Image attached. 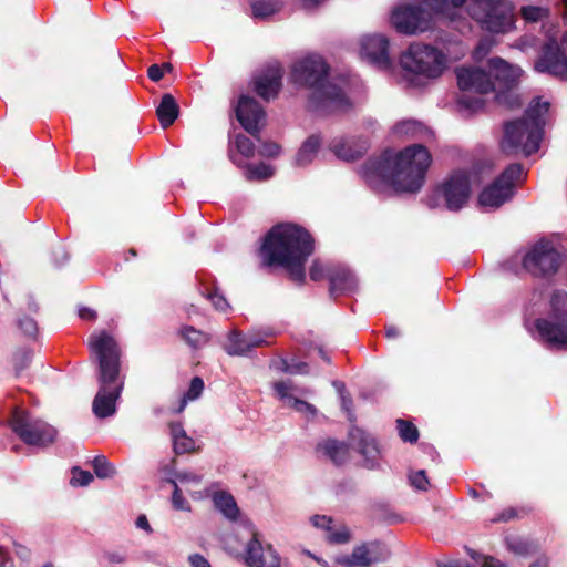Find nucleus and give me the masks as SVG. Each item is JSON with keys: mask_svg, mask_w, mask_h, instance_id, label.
I'll list each match as a JSON object with an SVG mask.
<instances>
[{"mask_svg": "<svg viewBox=\"0 0 567 567\" xmlns=\"http://www.w3.org/2000/svg\"><path fill=\"white\" fill-rule=\"evenodd\" d=\"M14 553L21 560H29L31 557V550L17 542H13Z\"/></svg>", "mask_w": 567, "mask_h": 567, "instance_id": "338daca9", "label": "nucleus"}, {"mask_svg": "<svg viewBox=\"0 0 567 567\" xmlns=\"http://www.w3.org/2000/svg\"><path fill=\"white\" fill-rule=\"evenodd\" d=\"M362 54L382 70L391 68V59L389 56V40L382 34L367 35L361 42Z\"/></svg>", "mask_w": 567, "mask_h": 567, "instance_id": "a211bd4d", "label": "nucleus"}, {"mask_svg": "<svg viewBox=\"0 0 567 567\" xmlns=\"http://www.w3.org/2000/svg\"><path fill=\"white\" fill-rule=\"evenodd\" d=\"M147 76L150 78V80H152L153 82H158L163 79L164 74H163V68L159 65V64H152L151 66H148L147 69Z\"/></svg>", "mask_w": 567, "mask_h": 567, "instance_id": "0e129e2a", "label": "nucleus"}, {"mask_svg": "<svg viewBox=\"0 0 567 567\" xmlns=\"http://www.w3.org/2000/svg\"><path fill=\"white\" fill-rule=\"evenodd\" d=\"M330 65L319 54H309L296 61L290 78L296 85L312 90L309 96V110L320 116L347 112L352 102L336 83L328 81Z\"/></svg>", "mask_w": 567, "mask_h": 567, "instance_id": "7ed1b4c3", "label": "nucleus"}, {"mask_svg": "<svg viewBox=\"0 0 567 567\" xmlns=\"http://www.w3.org/2000/svg\"><path fill=\"white\" fill-rule=\"evenodd\" d=\"M496 101L501 105H505L506 107L514 110L522 106V101L519 95L514 92V89H503L496 91Z\"/></svg>", "mask_w": 567, "mask_h": 567, "instance_id": "58836bf2", "label": "nucleus"}, {"mask_svg": "<svg viewBox=\"0 0 567 567\" xmlns=\"http://www.w3.org/2000/svg\"><path fill=\"white\" fill-rule=\"evenodd\" d=\"M169 430L173 441L182 437V435H186V432L181 422H171Z\"/></svg>", "mask_w": 567, "mask_h": 567, "instance_id": "774afa93", "label": "nucleus"}, {"mask_svg": "<svg viewBox=\"0 0 567 567\" xmlns=\"http://www.w3.org/2000/svg\"><path fill=\"white\" fill-rule=\"evenodd\" d=\"M400 64L403 70L416 76L436 79L446 68V56L432 45L413 43L401 55Z\"/></svg>", "mask_w": 567, "mask_h": 567, "instance_id": "0eeeda50", "label": "nucleus"}, {"mask_svg": "<svg viewBox=\"0 0 567 567\" xmlns=\"http://www.w3.org/2000/svg\"><path fill=\"white\" fill-rule=\"evenodd\" d=\"M311 522H312L313 526H316L318 528H322L327 532L331 530V526L333 523L331 517H328L324 515H315V516H312Z\"/></svg>", "mask_w": 567, "mask_h": 567, "instance_id": "052dcab7", "label": "nucleus"}, {"mask_svg": "<svg viewBox=\"0 0 567 567\" xmlns=\"http://www.w3.org/2000/svg\"><path fill=\"white\" fill-rule=\"evenodd\" d=\"M539 128L527 126L525 120H514L504 124V135L501 142L502 152L508 156L523 154L528 157L540 147Z\"/></svg>", "mask_w": 567, "mask_h": 567, "instance_id": "9b49d317", "label": "nucleus"}, {"mask_svg": "<svg viewBox=\"0 0 567 567\" xmlns=\"http://www.w3.org/2000/svg\"><path fill=\"white\" fill-rule=\"evenodd\" d=\"M18 327L27 337L35 338L38 334V323L33 318L27 316L19 318Z\"/></svg>", "mask_w": 567, "mask_h": 567, "instance_id": "8fccbe9b", "label": "nucleus"}, {"mask_svg": "<svg viewBox=\"0 0 567 567\" xmlns=\"http://www.w3.org/2000/svg\"><path fill=\"white\" fill-rule=\"evenodd\" d=\"M532 512L530 507L527 506H520V507H514L509 506L504 509H502L499 513L495 514L489 522L492 524H499V523H508L512 520H518L523 519L526 516H528Z\"/></svg>", "mask_w": 567, "mask_h": 567, "instance_id": "473e14b6", "label": "nucleus"}, {"mask_svg": "<svg viewBox=\"0 0 567 567\" xmlns=\"http://www.w3.org/2000/svg\"><path fill=\"white\" fill-rule=\"evenodd\" d=\"M203 296L213 303L217 311L226 312L230 308L227 299L217 288L207 289Z\"/></svg>", "mask_w": 567, "mask_h": 567, "instance_id": "a19ab883", "label": "nucleus"}, {"mask_svg": "<svg viewBox=\"0 0 567 567\" xmlns=\"http://www.w3.org/2000/svg\"><path fill=\"white\" fill-rule=\"evenodd\" d=\"M268 344V342L256 336L244 334L238 330H231L227 337V343L224 350L229 355L243 357L248 354L252 349Z\"/></svg>", "mask_w": 567, "mask_h": 567, "instance_id": "4be33fe9", "label": "nucleus"}, {"mask_svg": "<svg viewBox=\"0 0 567 567\" xmlns=\"http://www.w3.org/2000/svg\"><path fill=\"white\" fill-rule=\"evenodd\" d=\"M563 262L561 254L549 240H539L523 258V267L534 277L554 276Z\"/></svg>", "mask_w": 567, "mask_h": 567, "instance_id": "f8f14e48", "label": "nucleus"}, {"mask_svg": "<svg viewBox=\"0 0 567 567\" xmlns=\"http://www.w3.org/2000/svg\"><path fill=\"white\" fill-rule=\"evenodd\" d=\"M72 478L70 484L73 486H87L93 481V475L89 471H84L79 466L71 470Z\"/></svg>", "mask_w": 567, "mask_h": 567, "instance_id": "09e8293b", "label": "nucleus"}, {"mask_svg": "<svg viewBox=\"0 0 567 567\" xmlns=\"http://www.w3.org/2000/svg\"><path fill=\"white\" fill-rule=\"evenodd\" d=\"M204 386L205 385H204L203 379L200 377H194L190 380L188 390L181 399V403H179V406L176 410V412L181 413L185 409L188 401H194V400L198 399L200 396V394L203 393Z\"/></svg>", "mask_w": 567, "mask_h": 567, "instance_id": "c9c22d12", "label": "nucleus"}, {"mask_svg": "<svg viewBox=\"0 0 567 567\" xmlns=\"http://www.w3.org/2000/svg\"><path fill=\"white\" fill-rule=\"evenodd\" d=\"M369 148V142L365 138H350L333 142L332 152L340 159L353 162L362 157Z\"/></svg>", "mask_w": 567, "mask_h": 567, "instance_id": "b1692460", "label": "nucleus"}, {"mask_svg": "<svg viewBox=\"0 0 567 567\" xmlns=\"http://www.w3.org/2000/svg\"><path fill=\"white\" fill-rule=\"evenodd\" d=\"M543 9L538 7H524L522 9V16L525 20L536 22L542 18Z\"/></svg>", "mask_w": 567, "mask_h": 567, "instance_id": "4d7b16f0", "label": "nucleus"}, {"mask_svg": "<svg viewBox=\"0 0 567 567\" xmlns=\"http://www.w3.org/2000/svg\"><path fill=\"white\" fill-rule=\"evenodd\" d=\"M534 326L548 348L567 350V292L555 290L550 298V318H537Z\"/></svg>", "mask_w": 567, "mask_h": 567, "instance_id": "423d86ee", "label": "nucleus"}, {"mask_svg": "<svg viewBox=\"0 0 567 567\" xmlns=\"http://www.w3.org/2000/svg\"><path fill=\"white\" fill-rule=\"evenodd\" d=\"M215 507L223 513L225 517L230 520H236L239 516V508L236 504L235 498L227 492H217L214 497Z\"/></svg>", "mask_w": 567, "mask_h": 567, "instance_id": "2f4dec72", "label": "nucleus"}, {"mask_svg": "<svg viewBox=\"0 0 567 567\" xmlns=\"http://www.w3.org/2000/svg\"><path fill=\"white\" fill-rule=\"evenodd\" d=\"M235 146H236V150L238 151V153H240L246 158H250L255 154L254 142L244 134L236 135Z\"/></svg>", "mask_w": 567, "mask_h": 567, "instance_id": "79ce46f5", "label": "nucleus"}, {"mask_svg": "<svg viewBox=\"0 0 567 567\" xmlns=\"http://www.w3.org/2000/svg\"><path fill=\"white\" fill-rule=\"evenodd\" d=\"M265 551L267 553V547L262 546V543L259 538V534L257 532L252 533L251 538L247 542L245 551H244V560L247 567H265L266 560L264 557Z\"/></svg>", "mask_w": 567, "mask_h": 567, "instance_id": "cd10ccee", "label": "nucleus"}, {"mask_svg": "<svg viewBox=\"0 0 567 567\" xmlns=\"http://www.w3.org/2000/svg\"><path fill=\"white\" fill-rule=\"evenodd\" d=\"M535 70L567 81V53L555 39H549L542 47Z\"/></svg>", "mask_w": 567, "mask_h": 567, "instance_id": "f3484780", "label": "nucleus"}, {"mask_svg": "<svg viewBox=\"0 0 567 567\" xmlns=\"http://www.w3.org/2000/svg\"><path fill=\"white\" fill-rule=\"evenodd\" d=\"M488 68L494 76L495 90L515 89L520 76V69L509 64L502 58L495 56L488 60Z\"/></svg>", "mask_w": 567, "mask_h": 567, "instance_id": "412c9836", "label": "nucleus"}, {"mask_svg": "<svg viewBox=\"0 0 567 567\" xmlns=\"http://www.w3.org/2000/svg\"><path fill=\"white\" fill-rule=\"evenodd\" d=\"M92 467L99 478H111L116 473L114 465L104 455H96L92 460Z\"/></svg>", "mask_w": 567, "mask_h": 567, "instance_id": "e433bc0d", "label": "nucleus"}, {"mask_svg": "<svg viewBox=\"0 0 567 567\" xmlns=\"http://www.w3.org/2000/svg\"><path fill=\"white\" fill-rule=\"evenodd\" d=\"M289 402L291 406L299 412H308L310 414H316V408L303 400L292 398Z\"/></svg>", "mask_w": 567, "mask_h": 567, "instance_id": "bf43d9fd", "label": "nucleus"}, {"mask_svg": "<svg viewBox=\"0 0 567 567\" xmlns=\"http://www.w3.org/2000/svg\"><path fill=\"white\" fill-rule=\"evenodd\" d=\"M550 104L547 101H542V97L536 96L532 100L528 107L525 110V114L519 120H525L527 126L539 128V136H544L545 118L544 115L549 111Z\"/></svg>", "mask_w": 567, "mask_h": 567, "instance_id": "393cba45", "label": "nucleus"}, {"mask_svg": "<svg viewBox=\"0 0 567 567\" xmlns=\"http://www.w3.org/2000/svg\"><path fill=\"white\" fill-rule=\"evenodd\" d=\"M173 450L176 455H182L185 453H192L196 451L195 441L189 437L187 434L182 435V437L174 440Z\"/></svg>", "mask_w": 567, "mask_h": 567, "instance_id": "a18cd8bd", "label": "nucleus"}, {"mask_svg": "<svg viewBox=\"0 0 567 567\" xmlns=\"http://www.w3.org/2000/svg\"><path fill=\"white\" fill-rule=\"evenodd\" d=\"M457 85L463 92L458 97V104L470 111L476 112L484 107V100L480 96L471 97L467 93L480 95L495 90L491 74L480 68H457L455 70Z\"/></svg>", "mask_w": 567, "mask_h": 567, "instance_id": "9d476101", "label": "nucleus"}, {"mask_svg": "<svg viewBox=\"0 0 567 567\" xmlns=\"http://www.w3.org/2000/svg\"><path fill=\"white\" fill-rule=\"evenodd\" d=\"M395 423L399 436L403 442L410 444L417 442L420 433L417 427L411 421L398 419Z\"/></svg>", "mask_w": 567, "mask_h": 567, "instance_id": "f704fd0d", "label": "nucleus"}, {"mask_svg": "<svg viewBox=\"0 0 567 567\" xmlns=\"http://www.w3.org/2000/svg\"><path fill=\"white\" fill-rule=\"evenodd\" d=\"M32 353L30 350L22 349L14 354V369L17 373L24 370L31 362Z\"/></svg>", "mask_w": 567, "mask_h": 567, "instance_id": "3c124183", "label": "nucleus"}, {"mask_svg": "<svg viewBox=\"0 0 567 567\" xmlns=\"http://www.w3.org/2000/svg\"><path fill=\"white\" fill-rule=\"evenodd\" d=\"M12 432L27 445L47 447L56 440V430L48 422L16 408L10 417Z\"/></svg>", "mask_w": 567, "mask_h": 567, "instance_id": "6e6552de", "label": "nucleus"}, {"mask_svg": "<svg viewBox=\"0 0 567 567\" xmlns=\"http://www.w3.org/2000/svg\"><path fill=\"white\" fill-rule=\"evenodd\" d=\"M309 372L308 363L303 361L291 362L290 368L286 369V373L290 374H307Z\"/></svg>", "mask_w": 567, "mask_h": 567, "instance_id": "680f3d73", "label": "nucleus"}, {"mask_svg": "<svg viewBox=\"0 0 567 567\" xmlns=\"http://www.w3.org/2000/svg\"><path fill=\"white\" fill-rule=\"evenodd\" d=\"M437 14L450 16L462 8L466 0H421ZM467 12L483 30L491 33H506L514 27L512 8L503 0H470Z\"/></svg>", "mask_w": 567, "mask_h": 567, "instance_id": "39448f33", "label": "nucleus"}, {"mask_svg": "<svg viewBox=\"0 0 567 567\" xmlns=\"http://www.w3.org/2000/svg\"><path fill=\"white\" fill-rule=\"evenodd\" d=\"M350 440L355 443L357 451L364 458V467L374 470L379 466L380 451L375 439L358 426H352L349 432Z\"/></svg>", "mask_w": 567, "mask_h": 567, "instance_id": "6ab92c4d", "label": "nucleus"}, {"mask_svg": "<svg viewBox=\"0 0 567 567\" xmlns=\"http://www.w3.org/2000/svg\"><path fill=\"white\" fill-rule=\"evenodd\" d=\"M495 44L496 42L492 37L482 38L473 51V59L477 62L482 61L487 56Z\"/></svg>", "mask_w": 567, "mask_h": 567, "instance_id": "37998d69", "label": "nucleus"}, {"mask_svg": "<svg viewBox=\"0 0 567 567\" xmlns=\"http://www.w3.org/2000/svg\"><path fill=\"white\" fill-rule=\"evenodd\" d=\"M390 22L401 34L412 35L432 28V14L419 4H402L392 10Z\"/></svg>", "mask_w": 567, "mask_h": 567, "instance_id": "ddd939ff", "label": "nucleus"}, {"mask_svg": "<svg viewBox=\"0 0 567 567\" xmlns=\"http://www.w3.org/2000/svg\"><path fill=\"white\" fill-rule=\"evenodd\" d=\"M281 8L279 0H256L251 3L252 16L266 19L277 13Z\"/></svg>", "mask_w": 567, "mask_h": 567, "instance_id": "72a5a7b5", "label": "nucleus"}, {"mask_svg": "<svg viewBox=\"0 0 567 567\" xmlns=\"http://www.w3.org/2000/svg\"><path fill=\"white\" fill-rule=\"evenodd\" d=\"M327 539L330 544H347L351 539V533L344 525L340 526L338 529H333L331 526V530H328Z\"/></svg>", "mask_w": 567, "mask_h": 567, "instance_id": "c03bdc74", "label": "nucleus"}, {"mask_svg": "<svg viewBox=\"0 0 567 567\" xmlns=\"http://www.w3.org/2000/svg\"><path fill=\"white\" fill-rule=\"evenodd\" d=\"M341 408L347 413V417L351 423L355 422V414L353 412V401L349 393H341Z\"/></svg>", "mask_w": 567, "mask_h": 567, "instance_id": "864d4df0", "label": "nucleus"}, {"mask_svg": "<svg viewBox=\"0 0 567 567\" xmlns=\"http://www.w3.org/2000/svg\"><path fill=\"white\" fill-rule=\"evenodd\" d=\"M505 543L507 548L516 555L525 556L529 554L530 545L522 538L508 537Z\"/></svg>", "mask_w": 567, "mask_h": 567, "instance_id": "de8ad7c7", "label": "nucleus"}, {"mask_svg": "<svg viewBox=\"0 0 567 567\" xmlns=\"http://www.w3.org/2000/svg\"><path fill=\"white\" fill-rule=\"evenodd\" d=\"M328 280L329 293L334 298L347 291H352L357 286L353 274L342 265H330Z\"/></svg>", "mask_w": 567, "mask_h": 567, "instance_id": "5701e85b", "label": "nucleus"}, {"mask_svg": "<svg viewBox=\"0 0 567 567\" xmlns=\"http://www.w3.org/2000/svg\"><path fill=\"white\" fill-rule=\"evenodd\" d=\"M165 481L169 483L173 487L172 494V505L176 511L190 512L192 507L188 501L183 496L181 488L178 487L175 478L166 477Z\"/></svg>", "mask_w": 567, "mask_h": 567, "instance_id": "ea45409f", "label": "nucleus"}, {"mask_svg": "<svg viewBox=\"0 0 567 567\" xmlns=\"http://www.w3.org/2000/svg\"><path fill=\"white\" fill-rule=\"evenodd\" d=\"M274 175V168L260 162L258 164H249L247 166L246 177L249 181H265Z\"/></svg>", "mask_w": 567, "mask_h": 567, "instance_id": "4c0bfd02", "label": "nucleus"}, {"mask_svg": "<svg viewBox=\"0 0 567 567\" xmlns=\"http://www.w3.org/2000/svg\"><path fill=\"white\" fill-rule=\"evenodd\" d=\"M524 176L523 165L509 164L489 185L478 194V205L485 208L497 209L512 200L516 186Z\"/></svg>", "mask_w": 567, "mask_h": 567, "instance_id": "1a4fd4ad", "label": "nucleus"}, {"mask_svg": "<svg viewBox=\"0 0 567 567\" xmlns=\"http://www.w3.org/2000/svg\"><path fill=\"white\" fill-rule=\"evenodd\" d=\"M178 336L187 346L194 350L205 347L210 341L209 333L196 329L189 324L182 326L178 330Z\"/></svg>", "mask_w": 567, "mask_h": 567, "instance_id": "7c9ffc66", "label": "nucleus"}, {"mask_svg": "<svg viewBox=\"0 0 567 567\" xmlns=\"http://www.w3.org/2000/svg\"><path fill=\"white\" fill-rule=\"evenodd\" d=\"M176 480H178L182 483H185V482L199 483L202 481V477L192 472H178L175 474V481Z\"/></svg>", "mask_w": 567, "mask_h": 567, "instance_id": "e2e57ef3", "label": "nucleus"}, {"mask_svg": "<svg viewBox=\"0 0 567 567\" xmlns=\"http://www.w3.org/2000/svg\"><path fill=\"white\" fill-rule=\"evenodd\" d=\"M393 132L396 136L413 140H423L432 135L430 128L416 120H403L396 123Z\"/></svg>", "mask_w": 567, "mask_h": 567, "instance_id": "c85d7f7f", "label": "nucleus"}, {"mask_svg": "<svg viewBox=\"0 0 567 567\" xmlns=\"http://www.w3.org/2000/svg\"><path fill=\"white\" fill-rule=\"evenodd\" d=\"M292 388L291 381H279L274 384V389L278 393V395L281 399L291 400L293 396H291L288 392Z\"/></svg>", "mask_w": 567, "mask_h": 567, "instance_id": "13d9d810", "label": "nucleus"}, {"mask_svg": "<svg viewBox=\"0 0 567 567\" xmlns=\"http://www.w3.org/2000/svg\"><path fill=\"white\" fill-rule=\"evenodd\" d=\"M178 115L179 106L175 97L169 93H165L162 96L161 102L156 109V116L159 121L161 126L164 130H166L167 127L174 124Z\"/></svg>", "mask_w": 567, "mask_h": 567, "instance_id": "bb28decb", "label": "nucleus"}, {"mask_svg": "<svg viewBox=\"0 0 567 567\" xmlns=\"http://www.w3.org/2000/svg\"><path fill=\"white\" fill-rule=\"evenodd\" d=\"M267 554L269 555L268 567H290L288 563L281 564V557L272 545H267Z\"/></svg>", "mask_w": 567, "mask_h": 567, "instance_id": "6e6d98bb", "label": "nucleus"}, {"mask_svg": "<svg viewBox=\"0 0 567 567\" xmlns=\"http://www.w3.org/2000/svg\"><path fill=\"white\" fill-rule=\"evenodd\" d=\"M411 485L416 489L426 491L430 486V481L424 470H420L409 476Z\"/></svg>", "mask_w": 567, "mask_h": 567, "instance_id": "603ef678", "label": "nucleus"}, {"mask_svg": "<svg viewBox=\"0 0 567 567\" xmlns=\"http://www.w3.org/2000/svg\"><path fill=\"white\" fill-rule=\"evenodd\" d=\"M317 451H321L337 466L344 464L349 458L348 444L334 439L318 443Z\"/></svg>", "mask_w": 567, "mask_h": 567, "instance_id": "a878e982", "label": "nucleus"}, {"mask_svg": "<svg viewBox=\"0 0 567 567\" xmlns=\"http://www.w3.org/2000/svg\"><path fill=\"white\" fill-rule=\"evenodd\" d=\"M281 147L275 142H266L260 146L259 154L266 157H276L280 154Z\"/></svg>", "mask_w": 567, "mask_h": 567, "instance_id": "5fc2aeb1", "label": "nucleus"}, {"mask_svg": "<svg viewBox=\"0 0 567 567\" xmlns=\"http://www.w3.org/2000/svg\"><path fill=\"white\" fill-rule=\"evenodd\" d=\"M432 161L427 147L414 143L399 152L385 150L379 157L369 158L360 174L368 184L382 181L395 193L416 194L425 184Z\"/></svg>", "mask_w": 567, "mask_h": 567, "instance_id": "f257e3e1", "label": "nucleus"}, {"mask_svg": "<svg viewBox=\"0 0 567 567\" xmlns=\"http://www.w3.org/2000/svg\"><path fill=\"white\" fill-rule=\"evenodd\" d=\"M436 194L443 198L446 209L451 212L462 209L471 195L468 175L465 172L453 173L437 187Z\"/></svg>", "mask_w": 567, "mask_h": 567, "instance_id": "2eb2a0df", "label": "nucleus"}, {"mask_svg": "<svg viewBox=\"0 0 567 567\" xmlns=\"http://www.w3.org/2000/svg\"><path fill=\"white\" fill-rule=\"evenodd\" d=\"M282 70L279 66L268 68L254 78V91L265 101L276 99L282 86Z\"/></svg>", "mask_w": 567, "mask_h": 567, "instance_id": "aec40b11", "label": "nucleus"}, {"mask_svg": "<svg viewBox=\"0 0 567 567\" xmlns=\"http://www.w3.org/2000/svg\"><path fill=\"white\" fill-rule=\"evenodd\" d=\"M188 561L192 567H212L209 561L200 554L189 555Z\"/></svg>", "mask_w": 567, "mask_h": 567, "instance_id": "69168bd1", "label": "nucleus"}, {"mask_svg": "<svg viewBox=\"0 0 567 567\" xmlns=\"http://www.w3.org/2000/svg\"><path fill=\"white\" fill-rule=\"evenodd\" d=\"M390 554L382 540L374 539L354 546L350 555L337 558V563L344 567H370L386 561Z\"/></svg>", "mask_w": 567, "mask_h": 567, "instance_id": "4468645a", "label": "nucleus"}, {"mask_svg": "<svg viewBox=\"0 0 567 567\" xmlns=\"http://www.w3.org/2000/svg\"><path fill=\"white\" fill-rule=\"evenodd\" d=\"M321 145V138L319 135H310L300 146L296 154V164L298 166H307L317 156V153Z\"/></svg>", "mask_w": 567, "mask_h": 567, "instance_id": "c756f323", "label": "nucleus"}, {"mask_svg": "<svg viewBox=\"0 0 567 567\" xmlns=\"http://www.w3.org/2000/svg\"><path fill=\"white\" fill-rule=\"evenodd\" d=\"M311 234L296 224H278L264 237L260 256L265 266H280L299 285L306 281L305 265L313 254Z\"/></svg>", "mask_w": 567, "mask_h": 567, "instance_id": "f03ea898", "label": "nucleus"}, {"mask_svg": "<svg viewBox=\"0 0 567 567\" xmlns=\"http://www.w3.org/2000/svg\"><path fill=\"white\" fill-rule=\"evenodd\" d=\"M235 114L241 127L259 141L260 132L266 125V112L259 102L249 95H240Z\"/></svg>", "mask_w": 567, "mask_h": 567, "instance_id": "dca6fc26", "label": "nucleus"}, {"mask_svg": "<svg viewBox=\"0 0 567 567\" xmlns=\"http://www.w3.org/2000/svg\"><path fill=\"white\" fill-rule=\"evenodd\" d=\"M89 348L97 363L99 383L92 410L97 417L105 419L115 413L116 401L124 388V375L121 373L122 351L116 340L106 331L90 336Z\"/></svg>", "mask_w": 567, "mask_h": 567, "instance_id": "20e7f679", "label": "nucleus"}, {"mask_svg": "<svg viewBox=\"0 0 567 567\" xmlns=\"http://www.w3.org/2000/svg\"><path fill=\"white\" fill-rule=\"evenodd\" d=\"M330 265H324L320 260L315 259L309 269V277L312 281H321L329 278Z\"/></svg>", "mask_w": 567, "mask_h": 567, "instance_id": "49530a36", "label": "nucleus"}]
</instances>
